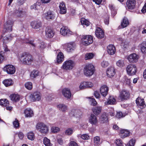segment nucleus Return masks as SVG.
Segmentation results:
<instances>
[{
	"label": "nucleus",
	"instance_id": "774afa93",
	"mask_svg": "<svg viewBox=\"0 0 146 146\" xmlns=\"http://www.w3.org/2000/svg\"><path fill=\"white\" fill-rule=\"evenodd\" d=\"M57 140L58 143L60 145H62L63 144V141L62 139V138L58 139Z\"/></svg>",
	"mask_w": 146,
	"mask_h": 146
},
{
	"label": "nucleus",
	"instance_id": "dca6fc26",
	"mask_svg": "<svg viewBox=\"0 0 146 146\" xmlns=\"http://www.w3.org/2000/svg\"><path fill=\"white\" fill-rule=\"evenodd\" d=\"M136 103L138 107L141 109H143L146 107L143 99H141L138 97L136 100Z\"/></svg>",
	"mask_w": 146,
	"mask_h": 146
},
{
	"label": "nucleus",
	"instance_id": "6ab92c4d",
	"mask_svg": "<svg viewBox=\"0 0 146 146\" xmlns=\"http://www.w3.org/2000/svg\"><path fill=\"white\" fill-rule=\"evenodd\" d=\"M62 95L67 99H70L71 96L70 90L68 88H65L62 90Z\"/></svg>",
	"mask_w": 146,
	"mask_h": 146
},
{
	"label": "nucleus",
	"instance_id": "72a5a7b5",
	"mask_svg": "<svg viewBox=\"0 0 146 146\" xmlns=\"http://www.w3.org/2000/svg\"><path fill=\"white\" fill-rule=\"evenodd\" d=\"M129 22L128 19L126 17H124L121 23V26L123 28L127 27L129 24Z\"/></svg>",
	"mask_w": 146,
	"mask_h": 146
},
{
	"label": "nucleus",
	"instance_id": "473e14b6",
	"mask_svg": "<svg viewBox=\"0 0 146 146\" xmlns=\"http://www.w3.org/2000/svg\"><path fill=\"white\" fill-rule=\"evenodd\" d=\"M102 107L101 106H96L93 108L92 110L94 114L97 115L100 113L101 112Z\"/></svg>",
	"mask_w": 146,
	"mask_h": 146
},
{
	"label": "nucleus",
	"instance_id": "cd10ccee",
	"mask_svg": "<svg viewBox=\"0 0 146 146\" xmlns=\"http://www.w3.org/2000/svg\"><path fill=\"white\" fill-rule=\"evenodd\" d=\"M59 7L60 9V13L61 14H64L66 13V8L64 2L60 3Z\"/></svg>",
	"mask_w": 146,
	"mask_h": 146
},
{
	"label": "nucleus",
	"instance_id": "5701e85b",
	"mask_svg": "<svg viewBox=\"0 0 146 146\" xmlns=\"http://www.w3.org/2000/svg\"><path fill=\"white\" fill-rule=\"evenodd\" d=\"M30 97L34 101H39L41 98L40 93L37 92H34L33 94H31Z\"/></svg>",
	"mask_w": 146,
	"mask_h": 146
},
{
	"label": "nucleus",
	"instance_id": "2eb2a0df",
	"mask_svg": "<svg viewBox=\"0 0 146 146\" xmlns=\"http://www.w3.org/2000/svg\"><path fill=\"white\" fill-rule=\"evenodd\" d=\"M129 96V94L128 92L125 90L121 91L119 96V98L121 101H123L126 100L128 98Z\"/></svg>",
	"mask_w": 146,
	"mask_h": 146
},
{
	"label": "nucleus",
	"instance_id": "4d7b16f0",
	"mask_svg": "<svg viewBox=\"0 0 146 146\" xmlns=\"http://www.w3.org/2000/svg\"><path fill=\"white\" fill-rule=\"evenodd\" d=\"M73 132V131L72 129L70 128L67 129L65 131V134L68 135H71Z\"/></svg>",
	"mask_w": 146,
	"mask_h": 146
},
{
	"label": "nucleus",
	"instance_id": "603ef678",
	"mask_svg": "<svg viewBox=\"0 0 146 146\" xmlns=\"http://www.w3.org/2000/svg\"><path fill=\"white\" fill-rule=\"evenodd\" d=\"M135 141V139H131L125 145L126 146H134Z\"/></svg>",
	"mask_w": 146,
	"mask_h": 146
},
{
	"label": "nucleus",
	"instance_id": "c85d7f7f",
	"mask_svg": "<svg viewBox=\"0 0 146 146\" xmlns=\"http://www.w3.org/2000/svg\"><path fill=\"white\" fill-rule=\"evenodd\" d=\"M89 121L90 123L92 125H96L98 122L97 117L93 114H91Z\"/></svg>",
	"mask_w": 146,
	"mask_h": 146
},
{
	"label": "nucleus",
	"instance_id": "f3484780",
	"mask_svg": "<svg viewBox=\"0 0 146 146\" xmlns=\"http://www.w3.org/2000/svg\"><path fill=\"white\" fill-rule=\"evenodd\" d=\"M118 132L119 136L122 139L128 137L130 135L129 131L127 129H120Z\"/></svg>",
	"mask_w": 146,
	"mask_h": 146
},
{
	"label": "nucleus",
	"instance_id": "39448f33",
	"mask_svg": "<svg viewBox=\"0 0 146 146\" xmlns=\"http://www.w3.org/2000/svg\"><path fill=\"white\" fill-rule=\"evenodd\" d=\"M74 65V62L70 60L65 61L63 63L62 67L63 69L66 70H70L72 69Z\"/></svg>",
	"mask_w": 146,
	"mask_h": 146
},
{
	"label": "nucleus",
	"instance_id": "338daca9",
	"mask_svg": "<svg viewBox=\"0 0 146 146\" xmlns=\"http://www.w3.org/2000/svg\"><path fill=\"white\" fill-rule=\"evenodd\" d=\"M18 136L20 139H22L24 137V135L22 132H19L18 134Z\"/></svg>",
	"mask_w": 146,
	"mask_h": 146
},
{
	"label": "nucleus",
	"instance_id": "bf43d9fd",
	"mask_svg": "<svg viewBox=\"0 0 146 146\" xmlns=\"http://www.w3.org/2000/svg\"><path fill=\"white\" fill-rule=\"evenodd\" d=\"M100 140V138L99 136H96L94 137V141L95 143L97 145L99 143Z\"/></svg>",
	"mask_w": 146,
	"mask_h": 146
},
{
	"label": "nucleus",
	"instance_id": "2f4dec72",
	"mask_svg": "<svg viewBox=\"0 0 146 146\" xmlns=\"http://www.w3.org/2000/svg\"><path fill=\"white\" fill-rule=\"evenodd\" d=\"M3 84L7 87L12 86L13 84V82L11 79H5L3 81Z\"/></svg>",
	"mask_w": 146,
	"mask_h": 146
},
{
	"label": "nucleus",
	"instance_id": "58836bf2",
	"mask_svg": "<svg viewBox=\"0 0 146 146\" xmlns=\"http://www.w3.org/2000/svg\"><path fill=\"white\" fill-rule=\"evenodd\" d=\"M58 108L60 110H61L63 112L66 111L67 110V107L65 105L61 104L58 105Z\"/></svg>",
	"mask_w": 146,
	"mask_h": 146
},
{
	"label": "nucleus",
	"instance_id": "ddd939ff",
	"mask_svg": "<svg viewBox=\"0 0 146 146\" xmlns=\"http://www.w3.org/2000/svg\"><path fill=\"white\" fill-rule=\"evenodd\" d=\"M31 25L32 28L38 31L42 26V23L40 21H33L31 23Z\"/></svg>",
	"mask_w": 146,
	"mask_h": 146
},
{
	"label": "nucleus",
	"instance_id": "412c9836",
	"mask_svg": "<svg viewBox=\"0 0 146 146\" xmlns=\"http://www.w3.org/2000/svg\"><path fill=\"white\" fill-rule=\"evenodd\" d=\"M126 4L128 9H133L135 7V0H127Z\"/></svg>",
	"mask_w": 146,
	"mask_h": 146
},
{
	"label": "nucleus",
	"instance_id": "b1692460",
	"mask_svg": "<svg viewBox=\"0 0 146 146\" xmlns=\"http://www.w3.org/2000/svg\"><path fill=\"white\" fill-rule=\"evenodd\" d=\"M66 50L68 52L73 51L75 48V46L72 42L68 43L66 45Z\"/></svg>",
	"mask_w": 146,
	"mask_h": 146
},
{
	"label": "nucleus",
	"instance_id": "ea45409f",
	"mask_svg": "<svg viewBox=\"0 0 146 146\" xmlns=\"http://www.w3.org/2000/svg\"><path fill=\"white\" fill-rule=\"evenodd\" d=\"M80 22L82 25H85L87 26L89 25L90 24V23L89 21L84 18H81Z\"/></svg>",
	"mask_w": 146,
	"mask_h": 146
},
{
	"label": "nucleus",
	"instance_id": "5fc2aeb1",
	"mask_svg": "<svg viewBox=\"0 0 146 146\" xmlns=\"http://www.w3.org/2000/svg\"><path fill=\"white\" fill-rule=\"evenodd\" d=\"M116 64L118 67H123L124 65V61L122 60H119L117 62Z\"/></svg>",
	"mask_w": 146,
	"mask_h": 146
},
{
	"label": "nucleus",
	"instance_id": "69168bd1",
	"mask_svg": "<svg viewBox=\"0 0 146 146\" xmlns=\"http://www.w3.org/2000/svg\"><path fill=\"white\" fill-rule=\"evenodd\" d=\"M104 22L105 24L108 25L109 24V17H107L104 20Z\"/></svg>",
	"mask_w": 146,
	"mask_h": 146
},
{
	"label": "nucleus",
	"instance_id": "20e7f679",
	"mask_svg": "<svg viewBox=\"0 0 146 146\" xmlns=\"http://www.w3.org/2000/svg\"><path fill=\"white\" fill-rule=\"evenodd\" d=\"M126 70L128 75L130 76L135 75L137 72V68L136 66L133 64H130L128 65Z\"/></svg>",
	"mask_w": 146,
	"mask_h": 146
},
{
	"label": "nucleus",
	"instance_id": "f257e3e1",
	"mask_svg": "<svg viewBox=\"0 0 146 146\" xmlns=\"http://www.w3.org/2000/svg\"><path fill=\"white\" fill-rule=\"evenodd\" d=\"M19 59L23 64L28 65H31L34 60L32 56L26 52L22 53L19 57Z\"/></svg>",
	"mask_w": 146,
	"mask_h": 146
},
{
	"label": "nucleus",
	"instance_id": "7ed1b4c3",
	"mask_svg": "<svg viewBox=\"0 0 146 146\" xmlns=\"http://www.w3.org/2000/svg\"><path fill=\"white\" fill-rule=\"evenodd\" d=\"M36 128L42 133L46 134L48 133V127L43 123L39 122L36 124Z\"/></svg>",
	"mask_w": 146,
	"mask_h": 146
},
{
	"label": "nucleus",
	"instance_id": "4c0bfd02",
	"mask_svg": "<svg viewBox=\"0 0 146 146\" xmlns=\"http://www.w3.org/2000/svg\"><path fill=\"white\" fill-rule=\"evenodd\" d=\"M21 42L23 43L30 44L32 46H34V47H35V44L33 43V41L29 39H28L27 38H26L22 40Z\"/></svg>",
	"mask_w": 146,
	"mask_h": 146
},
{
	"label": "nucleus",
	"instance_id": "0eeeda50",
	"mask_svg": "<svg viewBox=\"0 0 146 146\" xmlns=\"http://www.w3.org/2000/svg\"><path fill=\"white\" fill-rule=\"evenodd\" d=\"M83 43L85 46H87L92 43L93 42V38L91 35L84 36L82 38Z\"/></svg>",
	"mask_w": 146,
	"mask_h": 146
},
{
	"label": "nucleus",
	"instance_id": "864d4df0",
	"mask_svg": "<svg viewBox=\"0 0 146 146\" xmlns=\"http://www.w3.org/2000/svg\"><path fill=\"white\" fill-rule=\"evenodd\" d=\"M24 12L21 11L16 10L15 12V14L16 16L18 17H21L22 16Z\"/></svg>",
	"mask_w": 146,
	"mask_h": 146
},
{
	"label": "nucleus",
	"instance_id": "4be33fe9",
	"mask_svg": "<svg viewBox=\"0 0 146 146\" xmlns=\"http://www.w3.org/2000/svg\"><path fill=\"white\" fill-rule=\"evenodd\" d=\"M107 50L108 53L110 55L114 54L115 52V48L113 45L110 44L107 47Z\"/></svg>",
	"mask_w": 146,
	"mask_h": 146
},
{
	"label": "nucleus",
	"instance_id": "f704fd0d",
	"mask_svg": "<svg viewBox=\"0 0 146 146\" xmlns=\"http://www.w3.org/2000/svg\"><path fill=\"white\" fill-rule=\"evenodd\" d=\"M139 46L142 53H146V42H143Z\"/></svg>",
	"mask_w": 146,
	"mask_h": 146
},
{
	"label": "nucleus",
	"instance_id": "393cba45",
	"mask_svg": "<svg viewBox=\"0 0 146 146\" xmlns=\"http://www.w3.org/2000/svg\"><path fill=\"white\" fill-rule=\"evenodd\" d=\"M107 74L108 77H111L113 76L115 74V69L113 67H111L107 70Z\"/></svg>",
	"mask_w": 146,
	"mask_h": 146
},
{
	"label": "nucleus",
	"instance_id": "1a4fd4ad",
	"mask_svg": "<svg viewBox=\"0 0 146 146\" xmlns=\"http://www.w3.org/2000/svg\"><path fill=\"white\" fill-rule=\"evenodd\" d=\"M3 70L7 72L8 74H14L16 71L15 67L13 66L11 64L6 65L4 68Z\"/></svg>",
	"mask_w": 146,
	"mask_h": 146
},
{
	"label": "nucleus",
	"instance_id": "c756f323",
	"mask_svg": "<svg viewBox=\"0 0 146 146\" xmlns=\"http://www.w3.org/2000/svg\"><path fill=\"white\" fill-rule=\"evenodd\" d=\"M10 97L11 100L14 102H18L20 100L19 96L17 94H11L10 96Z\"/></svg>",
	"mask_w": 146,
	"mask_h": 146
},
{
	"label": "nucleus",
	"instance_id": "a211bd4d",
	"mask_svg": "<svg viewBox=\"0 0 146 146\" xmlns=\"http://www.w3.org/2000/svg\"><path fill=\"white\" fill-rule=\"evenodd\" d=\"M60 33L64 36H68L72 35V32L66 27H62L60 29Z\"/></svg>",
	"mask_w": 146,
	"mask_h": 146
},
{
	"label": "nucleus",
	"instance_id": "680f3d73",
	"mask_svg": "<svg viewBox=\"0 0 146 146\" xmlns=\"http://www.w3.org/2000/svg\"><path fill=\"white\" fill-rule=\"evenodd\" d=\"M81 137L84 140H88L89 139V136L86 134H84L82 135L81 136Z\"/></svg>",
	"mask_w": 146,
	"mask_h": 146
},
{
	"label": "nucleus",
	"instance_id": "09e8293b",
	"mask_svg": "<svg viewBox=\"0 0 146 146\" xmlns=\"http://www.w3.org/2000/svg\"><path fill=\"white\" fill-rule=\"evenodd\" d=\"M115 143L116 145V146H123V143L120 139H116Z\"/></svg>",
	"mask_w": 146,
	"mask_h": 146
},
{
	"label": "nucleus",
	"instance_id": "6e6d98bb",
	"mask_svg": "<svg viewBox=\"0 0 146 146\" xmlns=\"http://www.w3.org/2000/svg\"><path fill=\"white\" fill-rule=\"evenodd\" d=\"M13 125L14 127L15 128H18L19 126V121L17 119H15V121H14L13 122Z\"/></svg>",
	"mask_w": 146,
	"mask_h": 146
},
{
	"label": "nucleus",
	"instance_id": "9d476101",
	"mask_svg": "<svg viewBox=\"0 0 146 146\" xmlns=\"http://www.w3.org/2000/svg\"><path fill=\"white\" fill-rule=\"evenodd\" d=\"M45 33L46 37L48 38H51L54 36L55 31L50 27H47L46 28Z\"/></svg>",
	"mask_w": 146,
	"mask_h": 146
},
{
	"label": "nucleus",
	"instance_id": "6e6552de",
	"mask_svg": "<svg viewBox=\"0 0 146 146\" xmlns=\"http://www.w3.org/2000/svg\"><path fill=\"white\" fill-rule=\"evenodd\" d=\"M96 37L99 39H102L106 37L104 31L99 27H97L95 31Z\"/></svg>",
	"mask_w": 146,
	"mask_h": 146
},
{
	"label": "nucleus",
	"instance_id": "3c124183",
	"mask_svg": "<svg viewBox=\"0 0 146 146\" xmlns=\"http://www.w3.org/2000/svg\"><path fill=\"white\" fill-rule=\"evenodd\" d=\"M89 98L90 99V101L91 102V105L93 106H95L97 104V102L95 99L94 98L90 97H89Z\"/></svg>",
	"mask_w": 146,
	"mask_h": 146
},
{
	"label": "nucleus",
	"instance_id": "9b49d317",
	"mask_svg": "<svg viewBox=\"0 0 146 146\" xmlns=\"http://www.w3.org/2000/svg\"><path fill=\"white\" fill-rule=\"evenodd\" d=\"M44 18L48 21L54 20L55 18V14L53 11L49 10L44 14Z\"/></svg>",
	"mask_w": 146,
	"mask_h": 146
},
{
	"label": "nucleus",
	"instance_id": "e2e57ef3",
	"mask_svg": "<svg viewBox=\"0 0 146 146\" xmlns=\"http://www.w3.org/2000/svg\"><path fill=\"white\" fill-rule=\"evenodd\" d=\"M69 146H79L76 142L74 141H71L69 144Z\"/></svg>",
	"mask_w": 146,
	"mask_h": 146
},
{
	"label": "nucleus",
	"instance_id": "4468645a",
	"mask_svg": "<svg viewBox=\"0 0 146 146\" xmlns=\"http://www.w3.org/2000/svg\"><path fill=\"white\" fill-rule=\"evenodd\" d=\"M138 56L135 53H133L128 56L127 59L130 63H134L138 61Z\"/></svg>",
	"mask_w": 146,
	"mask_h": 146
},
{
	"label": "nucleus",
	"instance_id": "a18cd8bd",
	"mask_svg": "<svg viewBox=\"0 0 146 146\" xmlns=\"http://www.w3.org/2000/svg\"><path fill=\"white\" fill-rule=\"evenodd\" d=\"M43 142L46 146H50V141L46 137L44 138Z\"/></svg>",
	"mask_w": 146,
	"mask_h": 146
},
{
	"label": "nucleus",
	"instance_id": "79ce46f5",
	"mask_svg": "<svg viewBox=\"0 0 146 146\" xmlns=\"http://www.w3.org/2000/svg\"><path fill=\"white\" fill-rule=\"evenodd\" d=\"M28 138L31 140H33L35 138L34 133L33 132H31L28 133L27 135Z\"/></svg>",
	"mask_w": 146,
	"mask_h": 146
},
{
	"label": "nucleus",
	"instance_id": "a19ab883",
	"mask_svg": "<svg viewBox=\"0 0 146 146\" xmlns=\"http://www.w3.org/2000/svg\"><path fill=\"white\" fill-rule=\"evenodd\" d=\"M94 56V54L92 53H87L85 54V60L92 59Z\"/></svg>",
	"mask_w": 146,
	"mask_h": 146
},
{
	"label": "nucleus",
	"instance_id": "bb28decb",
	"mask_svg": "<svg viewBox=\"0 0 146 146\" xmlns=\"http://www.w3.org/2000/svg\"><path fill=\"white\" fill-rule=\"evenodd\" d=\"M25 117H31L34 115L33 111L30 108H27L24 111Z\"/></svg>",
	"mask_w": 146,
	"mask_h": 146
},
{
	"label": "nucleus",
	"instance_id": "f8f14e48",
	"mask_svg": "<svg viewBox=\"0 0 146 146\" xmlns=\"http://www.w3.org/2000/svg\"><path fill=\"white\" fill-rule=\"evenodd\" d=\"M9 102L6 99H1L0 100V105L3 107H6V109L9 111H11L13 107L11 106H9Z\"/></svg>",
	"mask_w": 146,
	"mask_h": 146
},
{
	"label": "nucleus",
	"instance_id": "f03ea898",
	"mask_svg": "<svg viewBox=\"0 0 146 146\" xmlns=\"http://www.w3.org/2000/svg\"><path fill=\"white\" fill-rule=\"evenodd\" d=\"M94 67L91 64H86L84 68V73L86 76H91L94 74Z\"/></svg>",
	"mask_w": 146,
	"mask_h": 146
},
{
	"label": "nucleus",
	"instance_id": "de8ad7c7",
	"mask_svg": "<svg viewBox=\"0 0 146 146\" xmlns=\"http://www.w3.org/2000/svg\"><path fill=\"white\" fill-rule=\"evenodd\" d=\"M40 3L38 2H37L35 3L33 5H31V9H35V10L38 9V7L39 6Z\"/></svg>",
	"mask_w": 146,
	"mask_h": 146
},
{
	"label": "nucleus",
	"instance_id": "aec40b11",
	"mask_svg": "<svg viewBox=\"0 0 146 146\" xmlns=\"http://www.w3.org/2000/svg\"><path fill=\"white\" fill-rule=\"evenodd\" d=\"M109 88L107 86L105 85L102 86L100 89L101 94L104 97H105L107 95Z\"/></svg>",
	"mask_w": 146,
	"mask_h": 146
},
{
	"label": "nucleus",
	"instance_id": "052dcab7",
	"mask_svg": "<svg viewBox=\"0 0 146 146\" xmlns=\"http://www.w3.org/2000/svg\"><path fill=\"white\" fill-rule=\"evenodd\" d=\"M38 47L40 49H43L45 47L44 42H42L39 43Z\"/></svg>",
	"mask_w": 146,
	"mask_h": 146
},
{
	"label": "nucleus",
	"instance_id": "e433bc0d",
	"mask_svg": "<svg viewBox=\"0 0 146 146\" xmlns=\"http://www.w3.org/2000/svg\"><path fill=\"white\" fill-rule=\"evenodd\" d=\"M100 119L101 123H106L108 122V117L106 115H102L101 116Z\"/></svg>",
	"mask_w": 146,
	"mask_h": 146
},
{
	"label": "nucleus",
	"instance_id": "13d9d810",
	"mask_svg": "<svg viewBox=\"0 0 146 146\" xmlns=\"http://www.w3.org/2000/svg\"><path fill=\"white\" fill-rule=\"evenodd\" d=\"M109 64L108 62L106 61H103L101 63V65L102 67L106 68L107 67Z\"/></svg>",
	"mask_w": 146,
	"mask_h": 146
},
{
	"label": "nucleus",
	"instance_id": "37998d69",
	"mask_svg": "<svg viewBox=\"0 0 146 146\" xmlns=\"http://www.w3.org/2000/svg\"><path fill=\"white\" fill-rule=\"evenodd\" d=\"M25 87L29 90H31L33 88V84L31 82H27L25 84Z\"/></svg>",
	"mask_w": 146,
	"mask_h": 146
},
{
	"label": "nucleus",
	"instance_id": "7c9ffc66",
	"mask_svg": "<svg viewBox=\"0 0 146 146\" xmlns=\"http://www.w3.org/2000/svg\"><path fill=\"white\" fill-rule=\"evenodd\" d=\"M64 56L61 52H60L58 54L57 58V63L59 64L61 63L64 60Z\"/></svg>",
	"mask_w": 146,
	"mask_h": 146
},
{
	"label": "nucleus",
	"instance_id": "a878e982",
	"mask_svg": "<svg viewBox=\"0 0 146 146\" xmlns=\"http://www.w3.org/2000/svg\"><path fill=\"white\" fill-rule=\"evenodd\" d=\"M116 100L114 97L112 96H110L107 100V101L105 102L106 105H113L116 104Z\"/></svg>",
	"mask_w": 146,
	"mask_h": 146
},
{
	"label": "nucleus",
	"instance_id": "c03bdc74",
	"mask_svg": "<svg viewBox=\"0 0 146 146\" xmlns=\"http://www.w3.org/2000/svg\"><path fill=\"white\" fill-rule=\"evenodd\" d=\"M12 37L11 35H7L3 37V40L4 42H8L11 40L12 39Z\"/></svg>",
	"mask_w": 146,
	"mask_h": 146
},
{
	"label": "nucleus",
	"instance_id": "0e129e2a",
	"mask_svg": "<svg viewBox=\"0 0 146 146\" xmlns=\"http://www.w3.org/2000/svg\"><path fill=\"white\" fill-rule=\"evenodd\" d=\"M94 95L97 98H100V95L99 92L97 91H96L94 92Z\"/></svg>",
	"mask_w": 146,
	"mask_h": 146
},
{
	"label": "nucleus",
	"instance_id": "8fccbe9b",
	"mask_svg": "<svg viewBox=\"0 0 146 146\" xmlns=\"http://www.w3.org/2000/svg\"><path fill=\"white\" fill-rule=\"evenodd\" d=\"M51 130L53 133H56L60 131V129L56 127L53 126L51 128Z\"/></svg>",
	"mask_w": 146,
	"mask_h": 146
},
{
	"label": "nucleus",
	"instance_id": "c9c22d12",
	"mask_svg": "<svg viewBox=\"0 0 146 146\" xmlns=\"http://www.w3.org/2000/svg\"><path fill=\"white\" fill-rule=\"evenodd\" d=\"M39 75V72L38 70H34L31 72L30 74V76L31 78L33 79L36 78Z\"/></svg>",
	"mask_w": 146,
	"mask_h": 146
},
{
	"label": "nucleus",
	"instance_id": "49530a36",
	"mask_svg": "<svg viewBox=\"0 0 146 146\" xmlns=\"http://www.w3.org/2000/svg\"><path fill=\"white\" fill-rule=\"evenodd\" d=\"M125 116V113H122L121 111H119L117 112L116 117L118 119L123 117Z\"/></svg>",
	"mask_w": 146,
	"mask_h": 146
},
{
	"label": "nucleus",
	"instance_id": "423d86ee",
	"mask_svg": "<svg viewBox=\"0 0 146 146\" xmlns=\"http://www.w3.org/2000/svg\"><path fill=\"white\" fill-rule=\"evenodd\" d=\"M13 22L8 20L4 24V28L3 30V32L5 33L7 32H11L12 30V27L13 25Z\"/></svg>",
	"mask_w": 146,
	"mask_h": 146
}]
</instances>
